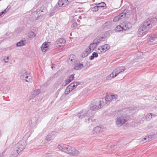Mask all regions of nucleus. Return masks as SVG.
<instances>
[{"label":"nucleus","instance_id":"f257e3e1","mask_svg":"<svg viewBox=\"0 0 157 157\" xmlns=\"http://www.w3.org/2000/svg\"><path fill=\"white\" fill-rule=\"evenodd\" d=\"M154 21L151 18H148L141 25L137 31L139 37H142L145 35L149 29L154 25Z\"/></svg>","mask_w":157,"mask_h":157},{"label":"nucleus","instance_id":"f03ea898","mask_svg":"<svg viewBox=\"0 0 157 157\" xmlns=\"http://www.w3.org/2000/svg\"><path fill=\"white\" fill-rule=\"evenodd\" d=\"M57 148L61 151L71 156H77L79 154V151L74 147L66 144H59Z\"/></svg>","mask_w":157,"mask_h":157},{"label":"nucleus","instance_id":"7ed1b4c3","mask_svg":"<svg viewBox=\"0 0 157 157\" xmlns=\"http://www.w3.org/2000/svg\"><path fill=\"white\" fill-rule=\"evenodd\" d=\"M105 105L102 99H96L92 101L90 108L92 110H96L101 108Z\"/></svg>","mask_w":157,"mask_h":157},{"label":"nucleus","instance_id":"20e7f679","mask_svg":"<svg viewBox=\"0 0 157 157\" xmlns=\"http://www.w3.org/2000/svg\"><path fill=\"white\" fill-rule=\"evenodd\" d=\"M25 145L26 142L25 140L20 141L15 145L12 153L14 154H19L25 148Z\"/></svg>","mask_w":157,"mask_h":157},{"label":"nucleus","instance_id":"39448f33","mask_svg":"<svg viewBox=\"0 0 157 157\" xmlns=\"http://www.w3.org/2000/svg\"><path fill=\"white\" fill-rule=\"evenodd\" d=\"M125 70V68L124 66H122L117 67L109 75L106 77L107 80H110L116 77L120 73L123 72Z\"/></svg>","mask_w":157,"mask_h":157},{"label":"nucleus","instance_id":"423d86ee","mask_svg":"<svg viewBox=\"0 0 157 157\" xmlns=\"http://www.w3.org/2000/svg\"><path fill=\"white\" fill-rule=\"evenodd\" d=\"M19 75L21 78L23 80H24L26 78H29V79L27 81V82H31L32 80V77L25 70H21Z\"/></svg>","mask_w":157,"mask_h":157},{"label":"nucleus","instance_id":"0eeeda50","mask_svg":"<svg viewBox=\"0 0 157 157\" xmlns=\"http://www.w3.org/2000/svg\"><path fill=\"white\" fill-rule=\"evenodd\" d=\"M91 113L90 111H86L84 110H82L78 114L77 116L79 118L82 119L89 117Z\"/></svg>","mask_w":157,"mask_h":157},{"label":"nucleus","instance_id":"6e6552de","mask_svg":"<svg viewBox=\"0 0 157 157\" xmlns=\"http://www.w3.org/2000/svg\"><path fill=\"white\" fill-rule=\"evenodd\" d=\"M148 43L151 45L157 43V34H152L149 36L147 38Z\"/></svg>","mask_w":157,"mask_h":157},{"label":"nucleus","instance_id":"1a4fd4ad","mask_svg":"<svg viewBox=\"0 0 157 157\" xmlns=\"http://www.w3.org/2000/svg\"><path fill=\"white\" fill-rule=\"evenodd\" d=\"M71 1V0H59L58 4L56 6V7L58 9H59V7H65Z\"/></svg>","mask_w":157,"mask_h":157},{"label":"nucleus","instance_id":"9d476101","mask_svg":"<svg viewBox=\"0 0 157 157\" xmlns=\"http://www.w3.org/2000/svg\"><path fill=\"white\" fill-rule=\"evenodd\" d=\"M126 121H127L124 119V117H120L117 118L116 124L118 126L120 127L122 126Z\"/></svg>","mask_w":157,"mask_h":157},{"label":"nucleus","instance_id":"9b49d317","mask_svg":"<svg viewBox=\"0 0 157 157\" xmlns=\"http://www.w3.org/2000/svg\"><path fill=\"white\" fill-rule=\"evenodd\" d=\"M124 30H128L132 27V24L130 22H127L122 24Z\"/></svg>","mask_w":157,"mask_h":157},{"label":"nucleus","instance_id":"f8f14e48","mask_svg":"<svg viewBox=\"0 0 157 157\" xmlns=\"http://www.w3.org/2000/svg\"><path fill=\"white\" fill-rule=\"evenodd\" d=\"M103 131V128L99 126H97L94 129L93 131V134H98Z\"/></svg>","mask_w":157,"mask_h":157},{"label":"nucleus","instance_id":"ddd939ff","mask_svg":"<svg viewBox=\"0 0 157 157\" xmlns=\"http://www.w3.org/2000/svg\"><path fill=\"white\" fill-rule=\"evenodd\" d=\"M48 43V42H45L41 46V50L43 52H45L48 50L49 45Z\"/></svg>","mask_w":157,"mask_h":157},{"label":"nucleus","instance_id":"4468645a","mask_svg":"<svg viewBox=\"0 0 157 157\" xmlns=\"http://www.w3.org/2000/svg\"><path fill=\"white\" fill-rule=\"evenodd\" d=\"M66 43V40L63 38L58 40L56 42V43L59 47L64 45Z\"/></svg>","mask_w":157,"mask_h":157},{"label":"nucleus","instance_id":"2eb2a0df","mask_svg":"<svg viewBox=\"0 0 157 157\" xmlns=\"http://www.w3.org/2000/svg\"><path fill=\"white\" fill-rule=\"evenodd\" d=\"M55 132H52L50 133H49L46 136L45 140L47 141H49L53 139L55 136Z\"/></svg>","mask_w":157,"mask_h":157},{"label":"nucleus","instance_id":"dca6fc26","mask_svg":"<svg viewBox=\"0 0 157 157\" xmlns=\"http://www.w3.org/2000/svg\"><path fill=\"white\" fill-rule=\"evenodd\" d=\"M79 84V82H75L71 83L68 86L72 90L75 89Z\"/></svg>","mask_w":157,"mask_h":157},{"label":"nucleus","instance_id":"f3484780","mask_svg":"<svg viewBox=\"0 0 157 157\" xmlns=\"http://www.w3.org/2000/svg\"><path fill=\"white\" fill-rule=\"evenodd\" d=\"M102 100L104 102L105 104L109 103L112 100L111 99V96L110 95L106 96L105 99L102 98Z\"/></svg>","mask_w":157,"mask_h":157},{"label":"nucleus","instance_id":"a211bd4d","mask_svg":"<svg viewBox=\"0 0 157 157\" xmlns=\"http://www.w3.org/2000/svg\"><path fill=\"white\" fill-rule=\"evenodd\" d=\"M98 45V44L94 43V42L92 43L91 44L89 47V49L90 50L89 51L90 52H91L94 51Z\"/></svg>","mask_w":157,"mask_h":157},{"label":"nucleus","instance_id":"6ab92c4d","mask_svg":"<svg viewBox=\"0 0 157 157\" xmlns=\"http://www.w3.org/2000/svg\"><path fill=\"white\" fill-rule=\"evenodd\" d=\"M76 65L75 66L74 69L75 70H79L82 68L83 67V64L82 63H79L78 61H76Z\"/></svg>","mask_w":157,"mask_h":157},{"label":"nucleus","instance_id":"aec40b11","mask_svg":"<svg viewBox=\"0 0 157 157\" xmlns=\"http://www.w3.org/2000/svg\"><path fill=\"white\" fill-rule=\"evenodd\" d=\"M127 14V11L124 10V11L120 14L118 16H119L120 19H121L124 18L126 15Z\"/></svg>","mask_w":157,"mask_h":157},{"label":"nucleus","instance_id":"412c9836","mask_svg":"<svg viewBox=\"0 0 157 157\" xmlns=\"http://www.w3.org/2000/svg\"><path fill=\"white\" fill-rule=\"evenodd\" d=\"M97 50H98L96 51L99 53L102 52L104 53L106 51V49L104 48L103 46L100 47Z\"/></svg>","mask_w":157,"mask_h":157},{"label":"nucleus","instance_id":"4be33fe9","mask_svg":"<svg viewBox=\"0 0 157 157\" xmlns=\"http://www.w3.org/2000/svg\"><path fill=\"white\" fill-rule=\"evenodd\" d=\"M96 5H98V6L99 8H102L103 9H105L106 8V5L104 2H101V3L96 4Z\"/></svg>","mask_w":157,"mask_h":157},{"label":"nucleus","instance_id":"5701e85b","mask_svg":"<svg viewBox=\"0 0 157 157\" xmlns=\"http://www.w3.org/2000/svg\"><path fill=\"white\" fill-rule=\"evenodd\" d=\"M74 78V75H72L67 78L66 79L68 81L69 83L72 81Z\"/></svg>","mask_w":157,"mask_h":157},{"label":"nucleus","instance_id":"b1692460","mask_svg":"<svg viewBox=\"0 0 157 157\" xmlns=\"http://www.w3.org/2000/svg\"><path fill=\"white\" fill-rule=\"evenodd\" d=\"M40 93V90H34L32 94L33 97L34 98L37 95H38Z\"/></svg>","mask_w":157,"mask_h":157},{"label":"nucleus","instance_id":"393cba45","mask_svg":"<svg viewBox=\"0 0 157 157\" xmlns=\"http://www.w3.org/2000/svg\"><path fill=\"white\" fill-rule=\"evenodd\" d=\"M152 113H148L145 116V119L147 121H149L152 118Z\"/></svg>","mask_w":157,"mask_h":157},{"label":"nucleus","instance_id":"a878e982","mask_svg":"<svg viewBox=\"0 0 157 157\" xmlns=\"http://www.w3.org/2000/svg\"><path fill=\"white\" fill-rule=\"evenodd\" d=\"M90 51L86 50L84 52L82 55V57L83 58L87 56L88 54L90 53Z\"/></svg>","mask_w":157,"mask_h":157},{"label":"nucleus","instance_id":"bb28decb","mask_svg":"<svg viewBox=\"0 0 157 157\" xmlns=\"http://www.w3.org/2000/svg\"><path fill=\"white\" fill-rule=\"evenodd\" d=\"M115 30L117 32H120L121 31H123L124 29L123 28V26H121L120 25L117 26L115 29Z\"/></svg>","mask_w":157,"mask_h":157},{"label":"nucleus","instance_id":"cd10ccee","mask_svg":"<svg viewBox=\"0 0 157 157\" xmlns=\"http://www.w3.org/2000/svg\"><path fill=\"white\" fill-rule=\"evenodd\" d=\"M101 41H103L105 40L106 39L105 37L104 36V35L101 33L98 36Z\"/></svg>","mask_w":157,"mask_h":157},{"label":"nucleus","instance_id":"c85d7f7f","mask_svg":"<svg viewBox=\"0 0 157 157\" xmlns=\"http://www.w3.org/2000/svg\"><path fill=\"white\" fill-rule=\"evenodd\" d=\"M99 38V37H98V36H97L94 40L93 41L94 43L97 44L98 45L99 43L101 41Z\"/></svg>","mask_w":157,"mask_h":157},{"label":"nucleus","instance_id":"c756f323","mask_svg":"<svg viewBox=\"0 0 157 157\" xmlns=\"http://www.w3.org/2000/svg\"><path fill=\"white\" fill-rule=\"evenodd\" d=\"M25 42L23 40H21L18 42L16 44L17 46L19 47L25 45Z\"/></svg>","mask_w":157,"mask_h":157},{"label":"nucleus","instance_id":"7c9ffc66","mask_svg":"<svg viewBox=\"0 0 157 157\" xmlns=\"http://www.w3.org/2000/svg\"><path fill=\"white\" fill-rule=\"evenodd\" d=\"M72 90L71 89L69 88V87L68 86L67 88H66L65 91V94H68Z\"/></svg>","mask_w":157,"mask_h":157},{"label":"nucleus","instance_id":"2f4dec72","mask_svg":"<svg viewBox=\"0 0 157 157\" xmlns=\"http://www.w3.org/2000/svg\"><path fill=\"white\" fill-rule=\"evenodd\" d=\"M102 34L104 35L105 38H106L108 37H109L110 36V34L109 32L106 31L103 33H102Z\"/></svg>","mask_w":157,"mask_h":157},{"label":"nucleus","instance_id":"473e14b6","mask_svg":"<svg viewBox=\"0 0 157 157\" xmlns=\"http://www.w3.org/2000/svg\"><path fill=\"white\" fill-rule=\"evenodd\" d=\"M75 57V56L73 55H70L69 59H68V62H69V61L72 62L73 60H74Z\"/></svg>","mask_w":157,"mask_h":157},{"label":"nucleus","instance_id":"72a5a7b5","mask_svg":"<svg viewBox=\"0 0 157 157\" xmlns=\"http://www.w3.org/2000/svg\"><path fill=\"white\" fill-rule=\"evenodd\" d=\"M35 36V33L33 32H31L29 33V36L30 38L34 37Z\"/></svg>","mask_w":157,"mask_h":157},{"label":"nucleus","instance_id":"f704fd0d","mask_svg":"<svg viewBox=\"0 0 157 157\" xmlns=\"http://www.w3.org/2000/svg\"><path fill=\"white\" fill-rule=\"evenodd\" d=\"M9 6H7V8L5 9L4 11H2L1 12V14L2 15H4L9 10V9L8 8Z\"/></svg>","mask_w":157,"mask_h":157},{"label":"nucleus","instance_id":"c9c22d12","mask_svg":"<svg viewBox=\"0 0 157 157\" xmlns=\"http://www.w3.org/2000/svg\"><path fill=\"white\" fill-rule=\"evenodd\" d=\"M99 8L98 6H95L92 8V10L93 12H96L97 11Z\"/></svg>","mask_w":157,"mask_h":157},{"label":"nucleus","instance_id":"e433bc0d","mask_svg":"<svg viewBox=\"0 0 157 157\" xmlns=\"http://www.w3.org/2000/svg\"><path fill=\"white\" fill-rule=\"evenodd\" d=\"M89 117L88 118L87 120L89 121H93V115L92 113H91L90 114V115L89 116Z\"/></svg>","mask_w":157,"mask_h":157},{"label":"nucleus","instance_id":"4c0bfd02","mask_svg":"<svg viewBox=\"0 0 157 157\" xmlns=\"http://www.w3.org/2000/svg\"><path fill=\"white\" fill-rule=\"evenodd\" d=\"M152 137V136H149L147 137H145L142 140L143 141H144V140H148V141L150 140H150V139H151Z\"/></svg>","mask_w":157,"mask_h":157},{"label":"nucleus","instance_id":"58836bf2","mask_svg":"<svg viewBox=\"0 0 157 157\" xmlns=\"http://www.w3.org/2000/svg\"><path fill=\"white\" fill-rule=\"evenodd\" d=\"M120 19V18L119 17V16H117L115 17L113 19V21L114 22H117L118 21H119Z\"/></svg>","mask_w":157,"mask_h":157},{"label":"nucleus","instance_id":"ea45409f","mask_svg":"<svg viewBox=\"0 0 157 157\" xmlns=\"http://www.w3.org/2000/svg\"><path fill=\"white\" fill-rule=\"evenodd\" d=\"M77 26V24L76 22L74 23L71 25V27L73 29H75L76 28Z\"/></svg>","mask_w":157,"mask_h":157},{"label":"nucleus","instance_id":"a19ab883","mask_svg":"<svg viewBox=\"0 0 157 157\" xmlns=\"http://www.w3.org/2000/svg\"><path fill=\"white\" fill-rule=\"evenodd\" d=\"M104 48L106 49V51L110 48V46L108 44H105L103 46Z\"/></svg>","mask_w":157,"mask_h":157},{"label":"nucleus","instance_id":"79ce46f5","mask_svg":"<svg viewBox=\"0 0 157 157\" xmlns=\"http://www.w3.org/2000/svg\"><path fill=\"white\" fill-rule=\"evenodd\" d=\"M110 96H111V99L112 100L114 99H116L117 98V95H110Z\"/></svg>","mask_w":157,"mask_h":157},{"label":"nucleus","instance_id":"37998d69","mask_svg":"<svg viewBox=\"0 0 157 157\" xmlns=\"http://www.w3.org/2000/svg\"><path fill=\"white\" fill-rule=\"evenodd\" d=\"M69 83L68 81H67L66 79L64 81V82L62 84V86H65L67 85V84Z\"/></svg>","mask_w":157,"mask_h":157},{"label":"nucleus","instance_id":"c03bdc74","mask_svg":"<svg viewBox=\"0 0 157 157\" xmlns=\"http://www.w3.org/2000/svg\"><path fill=\"white\" fill-rule=\"evenodd\" d=\"M9 57H5L4 59V61L5 63H8Z\"/></svg>","mask_w":157,"mask_h":157},{"label":"nucleus","instance_id":"a18cd8bd","mask_svg":"<svg viewBox=\"0 0 157 157\" xmlns=\"http://www.w3.org/2000/svg\"><path fill=\"white\" fill-rule=\"evenodd\" d=\"M94 58H97L98 57V53L96 52H94L92 54Z\"/></svg>","mask_w":157,"mask_h":157},{"label":"nucleus","instance_id":"49530a36","mask_svg":"<svg viewBox=\"0 0 157 157\" xmlns=\"http://www.w3.org/2000/svg\"><path fill=\"white\" fill-rule=\"evenodd\" d=\"M7 150V148H6V149H5L1 153H0V157H2L3 156V155H4V154L5 153L6 151Z\"/></svg>","mask_w":157,"mask_h":157},{"label":"nucleus","instance_id":"de8ad7c7","mask_svg":"<svg viewBox=\"0 0 157 157\" xmlns=\"http://www.w3.org/2000/svg\"><path fill=\"white\" fill-rule=\"evenodd\" d=\"M55 14V12H50L48 14V15L49 17H51L52 16H53Z\"/></svg>","mask_w":157,"mask_h":157},{"label":"nucleus","instance_id":"09e8293b","mask_svg":"<svg viewBox=\"0 0 157 157\" xmlns=\"http://www.w3.org/2000/svg\"><path fill=\"white\" fill-rule=\"evenodd\" d=\"M94 58V56H93L92 55V56H90L89 57V59H90L91 60H92Z\"/></svg>","mask_w":157,"mask_h":157},{"label":"nucleus","instance_id":"8fccbe9b","mask_svg":"<svg viewBox=\"0 0 157 157\" xmlns=\"http://www.w3.org/2000/svg\"><path fill=\"white\" fill-rule=\"evenodd\" d=\"M29 79V78H26L24 80H25L26 82H27V81H28Z\"/></svg>","mask_w":157,"mask_h":157},{"label":"nucleus","instance_id":"3c124183","mask_svg":"<svg viewBox=\"0 0 157 157\" xmlns=\"http://www.w3.org/2000/svg\"><path fill=\"white\" fill-rule=\"evenodd\" d=\"M152 116V117H155L156 116V114H153L152 113V114L151 115Z\"/></svg>","mask_w":157,"mask_h":157},{"label":"nucleus","instance_id":"603ef678","mask_svg":"<svg viewBox=\"0 0 157 157\" xmlns=\"http://www.w3.org/2000/svg\"><path fill=\"white\" fill-rule=\"evenodd\" d=\"M46 11V9L45 10H44V11L43 10H41V12H45Z\"/></svg>","mask_w":157,"mask_h":157},{"label":"nucleus","instance_id":"864d4df0","mask_svg":"<svg viewBox=\"0 0 157 157\" xmlns=\"http://www.w3.org/2000/svg\"><path fill=\"white\" fill-rule=\"evenodd\" d=\"M45 0L46 1V2H48L51 1V0Z\"/></svg>","mask_w":157,"mask_h":157},{"label":"nucleus","instance_id":"5fc2aeb1","mask_svg":"<svg viewBox=\"0 0 157 157\" xmlns=\"http://www.w3.org/2000/svg\"><path fill=\"white\" fill-rule=\"evenodd\" d=\"M2 16V15L1 14V13H0V17Z\"/></svg>","mask_w":157,"mask_h":157},{"label":"nucleus","instance_id":"6e6d98bb","mask_svg":"<svg viewBox=\"0 0 157 157\" xmlns=\"http://www.w3.org/2000/svg\"><path fill=\"white\" fill-rule=\"evenodd\" d=\"M38 11H38V10H36V12H37V13H38Z\"/></svg>","mask_w":157,"mask_h":157},{"label":"nucleus","instance_id":"4d7b16f0","mask_svg":"<svg viewBox=\"0 0 157 157\" xmlns=\"http://www.w3.org/2000/svg\"><path fill=\"white\" fill-rule=\"evenodd\" d=\"M13 156V155H12V156H11L10 157H12Z\"/></svg>","mask_w":157,"mask_h":157},{"label":"nucleus","instance_id":"13d9d810","mask_svg":"<svg viewBox=\"0 0 157 157\" xmlns=\"http://www.w3.org/2000/svg\"><path fill=\"white\" fill-rule=\"evenodd\" d=\"M51 68H52V69H53V67H52Z\"/></svg>","mask_w":157,"mask_h":157},{"label":"nucleus","instance_id":"bf43d9fd","mask_svg":"<svg viewBox=\"0 0 157 157\" xmlns=\"http://www.w3.org/2000/svg\"><path fill=\"white\" fill-rule=\"evenodd\" d=\"M135 108H133V110H134Z\"/></svg>","mask_w":157,"mask_h":157}]
</instances>
